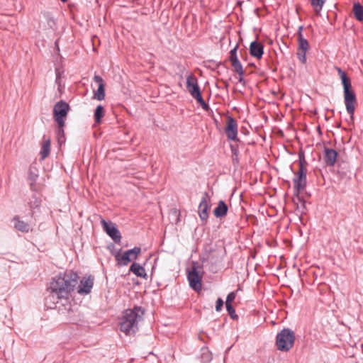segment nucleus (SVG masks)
<instances>
[{
  "label": "nucleus",
  "mask_w": 363,
  "mask_h": 363,
  "mask_svg": "<svg viewBox=\"0 0 363 363\" xmlns=\"http://www.w3.org/2000/svg\"><path fill=\"white\" fill-rule=\"evenodd\" d=\"M94 286V277L89 276L88 278L84 277L78 287V294H89Z\"/></svg>",
  "instance_id": "obj_13"
},
{
  "label": "nucleus",
  "mask_w": 363,
  "mask_h": 363,
  "mask_svg": "<svg viewBox=\"0 0 363 363\" xmlns=\"http://www.w3.org/2000/svg\"><path fill=\"white\" fill-rule=\"evenodd\" d=\"M296 336L294 332L289 328H284L276 337V346L281 352H289L294 345Z\"/></svg>",
  "instance_id": "obj_4"
},
{
  "label": "nucleus",
  "mask_w": 363,
  "mask_h": 363,
  "mask_svg": "<svg viewBox=\"0 0 363 363\" xmlns=\"http://www.w3.org/2000/svg\"><path fill=\"white\" fill-rule=\"evenodd\" d=\"M295 177L293 179L294 196L298 201H302L303 197L299 195L307 185V177L306 175L297 174L294 172Z\"/></svg>",
  "instance_id": "obj_9"
},
{
  "label": "nucleus",
  "mask_w": 363,
  "mask_h": 363,
  "mask_svg": "<svg viewBox=\"0 0 363 363\" xmlns=\"http://www.w3.org/2000/svg\"><path fill=\"white\" fill-rule=\"evenodd\" d=\"M57 130L56 134L57 137V142L61 145L62 143H65V130L64 127L65 125V123H62V125H57Z\"/></svg>",
  "instance_id": "obj_23"
},
{
  "label": "nucleus",
  "mask_w": 363,
  "mask_h": 363,
  "mask_svg": "<svg viewBox=\"0 0 363 363\" xmlns=\"http://www.w3.org/2000/svg\"><path fill=\"white\" fill-rule=\"evenodd\" d=\"M43 140H44L43 145L42 147V150L40 151V155H41L42 159H45V157H47L49 155L50 152V144H51L50 139V138L45 139V135L43 136Z\"/></svg>",
  "instance_id": "obj_21"
},
{
  "label": "nucleus",
  "mask_w": 363,
  "mask_h": 363,
  "mask_svg": "<svg viewBox=\"0 0 363 363\" xmlns=\"http://www.w3.org/2000/svg\"><path fill=\"white\" fill-rule=\"evenodd\" d=\"M353 13L357 21H363V6H362L359 2L354 4Z\"/></svg>",
  "instance_id": "obj_22"
},
{
  "label": "nucleus",
  "mask_w": 363,
  "mask_h": 363,
  "mask_svg": "<svg viewBox=\"0 0 363 363\" xmlns=\"http://www.w3.org/2000/svg\"><path fill=\"white\" fill-rule=\"evenodd\" d=\"M38 177V171L35 167H30L28 171V179L30 181V186L32 190H34L35 182Z\"/></svg>",
  "instance_id": "obj_20"
},
{
  "label": "nucleus",
  "mask_w": 363,
  "mask_h": 363,
  "mask_svg": "<svg viewBox=\"0 0 363 363\" xmlns=\"http://www.w3.org/2000/svg\"><path fill=\"white\" fill-rule=\"evenodd\" d=\"M230 149H231V152H232V155H233V163H235V162H238V156L239 151H238V147H235V145H231Z\"/></svg>",
  "instance_id": "obj_31"
},
{
  "label": "nucleus",
  "mask_w": 363,
  "mask_h": 363,
  "mask_svg": "<svg viewBox=\"0 0 363 363\" xmlns=\"http://www.w3.org/2000/svg\"><path fill=\"white\" fill-rule=\"evenodd\" d=\"M11 222L13 223V228L21 233H27L31 230L30 225L28 222L21 220L18 215L12 218Z\"/></svg>",
  "instance_id": "obj_15"
},
{
  "label": "nucleus",
  "mask_w": 363,
  "mask_h": 363,
  "mask_svg": "<svg viewBox=\"0 0 363 363\" xmlns=\"http://www.w3.org/2000/svg\"><path fill=\"white\" fill-rule=\"evenodd\" d=\"M228 207L223 200L218 201L217 207L213 211V214L216 218H222L227 215Z\"/></svg>",
  "instance_id": "obj_19"
},
{
  "label": "nucleus",
  "mask_w": 363,
  "mask_h": 363,
  "mask_svg": "<svg viewBox=\"0 0 363 363\" xmlns=\"http://www.w3.org/2000/svg\"><path fill=\"white\" fill-rule=\"evenodd\" d=\"M303 29V26H300L298 27V31H297V33H296L298 38L303 37V33H302Z\"/></svg>",
  "instance_id": "obj_41"
},
{
  "label": "nucleus",
  "mask_w": 363,
  "mask_h": 363,
  "mask_svg": "<svg viewBox=\"0 0 363 363\" xmlns=\"http://www.w3.org/2000/svg\"><path fill=\"white\" fill-rule=\"evenodd\" d=\"M249 52L251 56L259 60L264 54V45L261 42L254 40L250 45Z\"/></svg>",
  "instance_id": "obj_14"
},
{
  "label": "nucleus",
  "mask_w": 363,
  "mask_h": 363,
  "mask_svg": "<svg viewBox=\"0 0 363 363\" xmlns=\"http://www.w3.org/2000/svg\"><path fill=\"white\" fill-rule=\"evenodd\" d=\"M186 89L191 96L199 103L202 108L205 111H208L209 109V106L208 104L205 102L203 100L200 87L198 84L197 78L193 75L189 74L186 77Z\"/></svg>",
  "instance_id": "obj_5"
},
{
  "label": "nucleus",
  "mask_w": 363,
  "mask_h": 363,
  "mask_svg": "<svg viewBox=\"0 0 363 363\" xmlns=\"http://www.w3.org/2000/svg\"><path fill=\"white\" fill-rule=\"evenodd\" d=\"M203 266L198 262H193L191 270L187 274V279L189 282V286L196 291H199L202 288V279L203 276Z\"/></svg>",
  "instance_id": "obj_6"
},
{
  "label": "nucleus",
  "mask_w": 363,
  "mask_h": 363,
  "mask_svg": "<svg viewBox=\"0 0 363 363\" xmlns=\"http://www.w3.org/2000/svg\"><path fill=\"white\" fill-rule=\"evenodd\" d=\"M79 277L77 272L66 270L60 273L50 282V297L53 299L67 301L71 294L74 291Z\"/></svg>",
  "instance_id": "obj_1"
},
{
  "label": "nucleus",
  "mask_w": 363,
  "mask_h": 363,
  "mask_svg": "<svg viewBox=\"0 0 363 363\" xmlns=\"http://www.w3.org/2000/svg\"><path fill=\"white\" fill-rule=\"evenodd\" d=\"M41 198L40 195L34 193L32 196L28 199V205L30 208V216H33L34 214V209L40 207L41 204Z\"/></svg>",
  "instance_id": "obj_18"
},
{
  "label": "nucleus",
  "mask_w": 363,
  "mask_h": 363,
  "mask_svg": "<svg viewBox=\"0 0 363 363\" xmlns=\"http://www.w3.org/2000/svg\"><path fill=\"white\" fill-rule=\"evenodd\" d=\"M94 99L102 101L105 98V84H99L96 91H94Z\"/></svg>",
  "instance_id": "obj_25"
},
{
  "label": "nucleus",
  "mask_w": 363,
  "mask_h": 363,
  "mask_svg": "<svg viewBox=\"0 0 363 363\" xmlns=\"http://www.w3.org/2000/svg\"><path fill=\"white\" fill-rule=\"evenodd\" d=\"M320 127H318V131H320Z\"/></svg>",
  "instance_id": "obj_44"
},
{
  "label": "nucleus",
  "mask_w": 363,
  "mask_h": 363,
  "mask_svg": "<svg viewBox=\"0 0 363 363\" xmlns=\"http://www.w3.org/2000/svg\"><path fill=\"white\" fill-rule=\"evenodd\" d=\"M67 1H68V0H61V1H62V2H64V3L67 2Z\"/></svg>",
  "instance_id": "obj_43"
},
{
  "label": "nucleus",
  "mask_w": 363,
  "mask_h": 363,
  "mask_svg": "<svg viewBox=\"0 0 363 363\" xmlns=\"http://www.w3.org/2000/svg\"><path fill=\"white\" fill-rule=\"evenodd\" d=\"M335 69L340 76L343 87L344 102L347 112L350 115V120L353 121L357 97L352 86L351 79L340 67H336Z\"/></svg>",
  "instance_id": "obj_3"
},
{
  "label": "nucleus",
  "mask_w": 363,
  "mask_h": 363,
  "mask_svg": "<svg viewBox=\"0 0 363 363\" xmlns=\"http://www.w3.org/2000/svg\"><path fill=\"white\" fill-rule=\"evenodd\" d=\"M129 272L133 273L138 277H140V278H143V279L147 278V274L145 272V268L137 262H133L130 265V267L129 268Z\"/></svg>",
  "instance_id": "obj_17"
},
{
  "label": "nucleus",
  "mask_w": 363,
  "mask_h": 363,
  "mask_svg": "<svg viewBox=\"0 0 363 363\" xmlns=\"http://www.w3.org/2000/svg\"><path fill=\"white\" fill-rule=\"evenodd\" d=\"M226 310L230 316V318L233 320H237L238 318V315L235 313V310L232 304L225 305Z\"/></svg>",
  "instance_id": "obj_29"
},
{
  "label": "nucleus",
  "mask_w": 363,
  "mask_h": 363,
  "mask_svg": "<svg viewBox=\"0 0 363 363\" xmlns=\"http://www.w3.org/2000/svg\"><path fill=\"white\" fill-rule=\"evenodd\" d=\"M298 50L306 52L309 49V43L304 37L298 38Z\"/></svg>",
  "instance_id": "obj_27"
},
{
  "label": "nucleus",
  "mask_w": 363,
  "mask_h": 363,
  "mask_svg": "<svg viewBox=\"0 0 363 363\" xmlns=\"http://www.w3.org/2000/svg\"><path fill=\"white\" fill-rule=\"evenodd\" d=\"M337 155V152L335 150L324 147L323 161L327 166L333 167L336 162Z\"/></svg>",
  "instance_id": "obj_11"
},
{
  "label": "nucleus",
  "mask_w": 363,
  "mask_h": 363,
  "mask_svg": "<svg viewBox=\"0 0 363 363\" xmlns=\"http://www.w3.org/2000/svg\"><path fill=\"white\" fill-rule=\"evenodd\" d=\"M131 254L133 259L135 260L138 258V256L141 252V248L140 247H135L133 249L128 250Z\"/></svg>",
  "instance_id": "obj_32"
},
{
  "label": "nucleus",
  "mask_w": 363,
  "mask_h": 363,
  "mask_svg": "<svg viewBox=\"0 0 363 363\" xmlns=\"http://www.w3.org/2000/svg\"><path fill=\"white\" fill-rule=\"evenodd\" d=\"M144 315V310L140 306L123 311L120 321V330L125 335H134L138 330V323Z\"/></svg>",
  "instance_id": "obj_2"
},
{
  "label": "nucleus",
  "mask_w": 363,
  "mask_h": 363,
  "mask_svg": "<svg viewBox=\"0 0 363 363\" xmlns=\"http://www.w3.org/2000/svg\"><path fill=\"white\" fill-rule=\"evenodd\" d=\"M223 306V299L221 298H218L217 299L216 303V311L218 312L221 311Z\"/></svg>",
  "instance_id": "obj_37"
},
{
  "label": "nucleus",
  "mask_w": 363,
  "mask_h": 363,
  "mask_svg": "<svg viewBox=\"0 0 363 363\" xmlns=\"http://www.w3.org/2000/svg\"><path fill=\"white\" fill-rule=\"evenodd\" d=\"M101 224L103 230L116 243H120L121 240V235L116 225L111 221H106L104 218L101 220Z\"/></svg>",
  "instance_id": "obj_8"
},
{
  "label": "nucleus",
  "mask_w": 363,
  "mask_h": 363,
  "mask_svg": "<svg viewBox=\"0 0 363 363\" xmlns=\"http://www.w3.org/2000/svg\"><path fill=\"white\" fill-rule=\"evenodd\" d=\"M73 313H74V311L72 310H69L68 311L69 315H71ZM77 320H78V318H74L72 316H70L69 318L68 319V321L70 323H76L77 322Z\"/></svg>",
  "instance_id": "obj_39"
},
{
  "label": "nucleus",
  "mask_w": 363,
  "mask_h": 363,
  "mask_svg": "<svg viewBox=\"0 0 363 363\" xmlns=\"http://www.w3.org/2000/svg\"><path fill=\"white\" fill-rule=\"evenodd\" d=\"M225 133L228 139L230 140L237 141L238 139V125L236 121L231 116L228 117L227 126L225 128Z\"/></svg>",
  "instance_id": "obj_10"
},
{
  "label": "nucleus",
  "mask_w": 363,
  "mask_h": 363,
  "mask_svg": "<svg viewBox=\"0 0 363 363\" xmlns=\"http://www.w3.org/2000/svg\"><path fill=\"white\" fill-rule=\"evenodd\" d=\"M299 203H301V206H297V209L301 212V213H306V201H304V199H303L302 201H298Z\"/></svg>",
  "instance_id": "obj_36"
},
{
  "label": "nucleus",
  "mask_w": 363,
  "mask_h": 363,
  "mask_svg": "<svg viewBox=\"0 0 363 363\" xmlns=\"http://www.w3.org/2000/svg\"><path fill=\"white\" fill-rule=\"evenodd\" d=\"M306 52L301 51V50H299V51L297 52V57H298V60H300V62H301L302 64H305V63L306 62Z\"/></svg>",
  "instance_id": "obj_34"
},
{
  "label": "nucleus",
  "mask_w": 363,
  "mask_h": 363,
  "mask_svg": "<svg viewBox=\"0 0 363 363\" xmlns=\"http://www.w3.org/2000/svg\"><path fill=\"white\" fill-rule=\"evenodd\" d=\"M239 47V45L237 44L234 48H233L230 51V55H229V61L231 62H234V61H237V60H238V53H237V51H238V48Z\"/></svg>",
  "instance_id": "obj_28"
},
{
  "label": "nucleus",
  "mask_w": 363,
  "mask_h": 363,
  "mask_svg": "<svg viewBox=\"0 0 363 363\" xmlns=\"http://www.w3.org/2000/svg\"><path fill=\"white\" fill-rule=\"evenodd\" d=\"M296 174L306 175L307 177V169L306 168V166H299V169Z\"/></svg>",
  "instance_id": "obj_38"
},
{
  "label": "nucleus",
  "mask_w": 363,
  "mask_h": 363,
  "mask_svg": "<svg viewBox=\"0 0 363 363\" xmlns=\"http://www.w3.org/2000/svg\"><path fill=\"white\" fill-rule=\"evenodd\" d=\"M94 81L98 84V85L99 86V84H104V80L102 79V77L99 75H94Z\"/></svg>",
  "instance_id": "obj_40"
},
{
  "label": "nucleus",
  "mask_w": 363,
  "mask_h": 363,
  "mask_svg": "<svg viewBox=\"0 0 363 363\" xmlns=\"http://www.w3.org/2000/svg\"><path fill=\"white\" fill-rule=\"evenodd\" d=\"M238 82H239L240 83H241V84H245V79H244V78H243V76H239Z\"/></svg>",
  "instance_id": "obj_42"
},
{
  "label": "nucleus",
  "mask_w": 363,
  "mask_h": 363,
  "mask_svg": "<svg viewBox=\"0 0 363 363\" xmlns=\"http://www.w3.org/2000/svg\"><path fill=\"white\" fill-rule=\"evenodd\" d=\"M208 194L206 193L205 196L202 198L199 206V215L202 221H206L208 218V210L209 208L206 196Z\"/></svg>",
  "instance_id": "obj_16"
},
{
  "label": "nucleus",
  "mask_w": 363,
  "mask_h": 363,
  "mask_svg": "<svg viewBox=\"0 0 363 363\" xmlns=\"http://www.w3.org/2000/svg\"><path fill=\"white\" fill-rule=\"evenodd\" d=\"M121 250H119L117 252H112L117 262V265L126 266L132 260H134L129 250L125 251L122 255H121Z\"/></svg>",
  "instance_id": "obj_12"
},
{
  "label": "nucleus",
  "mask_w": 363,
  "mask_h": 363,
  "mask_svg": "<svg viewBox=\"0 0 363 363\" xmlns=\"http://www.w3.org/2000/svg\"><path fill=\"white\" fill-rule=\"evenodd\" d=\"M236 293L237 291H232L228 294L225 301V305L231 304V303L235 300L236 297Z\"/></svg>",
  "instance_id": "obj_33"
},
{
  "label": "nucleus",
  "mask_w": 363,
  "mask_h": 363,
  "mask_svg": "<svg viewBox=\"0 0 363 363\" xmlns=\"http://www.w3.org/2000/svg\"><path fill=\"white\" fill-rule=\"evenodd\" d=\"M230 63L235 72H236L239 76H244L245 72L240 60L231 62Z\"/></svg>",
  "instance_id": "obj_26"
},
{
  "label": "nucleus",
  "mask_w": 363,
  "mask_h": 363,
  "mask_svg": "<svg viewBox=\"0 0 363 363\" xmlns=\"http://www.w3.org/2000/svg\"><path fill=\"white\" fill-rule=\"evenodd\" d=\"M298 162L299 166H306L307 164V162L305 159V155L303 152H300L298 153Z\"/></svg>",
  "instance_id": "obj_35"
},
{
  "label": "nucleus",
  "mask_w": 363,
  "mask_h": 363,
  "mask_svg": "<svg viewBox=\"0 0 363 363\" xmlns=\"http://www.w3.org/2000/svg\"><path fill=\"white\" fill-rule=\"evenodd\" d=\"M70 109L69 105L65 101L60 100L57 102L53 108V118L57 125H62Z\"/></svg>",
  "instance_id": "obj_7"
},
{
  "label": "nucleus",
  "mask_w": 363,
  "mask_h": 363,
  "mask_svg": "<svg viewBox=\"0 0 363 363\" xmlns=\"http://www.w3.org/2000/svg\"><path fill=\"white\" fill-rule=\"evenodd\" d=\"M326 0H311V6L318 9V11H320Z\"/></svg>",
  "instance_id": "obj_30"
},
{
  "label": "nucleus",
  "mask_w": 363,
  "mask_h": 363,
  "mask_svg": "<svg viewBox=\"0 0 363 363\" xmlns=\"http://www.w3.org/2000/svg\"><path fill=\"white\" fill-rule=\"evenodd\" d=\"M104 108L101 105L97 106L94 111V121L96 123L101 122L102 118L104 116Z\"/></svg>",
  "instance_id": "obj_24"
}]
</instances>
